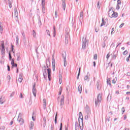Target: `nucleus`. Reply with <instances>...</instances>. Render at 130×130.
<instances>
[{"instance_id":"5fc2aeb1","label":"nucleus","mask_w":130,"mask_h":130,"mask_svg":"<svg viewBox=\"0 0 130 130\" xmlns=\"http://www.w3.org/2000/svg\"><path fill=\"white\" fill-rule=\"evenodd\" d=\"M7 68H8V71L10 72V66L9 65H8Z\"/></svg>"},{"instance_id":"4d7b16f0","label":"nucleus","mask_w":130,"mask_h":130,"mask_svg":"<svg viewBox=\"0 0 130 130\" xmlns=\"http://www.w3.org/2000/svg\"><path fill=\"white\" fill-rule=\"evenodd\" d=\"M126 94L127 95H128V94H130V92H129V91H127V92H126Z\"/></svg>"},{"instance_id":"a211bd4d","label":"nucleus","mask_w":130,"mask_h":130,"mask_svg":"<svg viewBox=\"0 0 130 130\" xmlns=\"http://www.w3.org/2000/svg\"><path fill=\"white\" fill-rule=\"evenodd\" d=\"M116 82H117V78L115 77L112 81V84H116Z\"/></svg>"},{"instance_id":"c03bdc74","label":"nucleus","mask_w":130,"mask_h":130,"mask_svg":"<svg viewBox=\"0 0 130 130\" xmlns=\"http://www.w3.org/2000/svg\"><path fill=\"white\" fill-rule=\"evenodd\" d=\"M119 9H120L119 5L117 4L116 9L117 10H119Z\"/></svg>"},{"instance_id":"09e8293b","label":"nucleus","mask_w":130,"mask_h":130,"mask_svg":"<svg viewBox=\"0 0 130 130\" xmlns=\"http://www.w3.org/2000/svg\"><path fill=\"white\" fill-rule=\"evenodd\" d=\"M47 73H46V72L44 74V77L45 78V77H47Z\"/></svg>"},{"instance_id":"680f3d73","label":"nucleus","mask_w":130,"mask_h":130,"mask_svg":"<svg viewBox=\"0 0 130 130\" xmlns=\"http://www.w3.org/2000/svg\"><path fill=\"white\" fill-rule=\"evenodd\" d=\"M124 120L126 119V115L124 116Z\"/></svg>"},{"instance_id":"8fccbe9b","label":"nucleus","mask_w":130,"mask_h":130,"mask_svg":"<svg viewBox=\"0 0 130 130\" xmlns=\"http://www.w3.org/2000/svg\"><path fill=\"white\" fill-rule=\"evenodd\" d=\"M7 78L8 79V80L10 81V80H11V76H8L7 77Z\"/></svg>"},{"instance_id":"864d4df0","label":"nucleus","mask_w":130,"mask_h":130,"mask_svg":"<svg viewBox=\"0 0 130 130\" xmlns=\"http://www.w3.org/2000/svg\"><path fill=\"white\" fill-rule=\"evenodd\" d=\"M113 31H114V28H113L112 29V31H111V34H112V33H113Z\"/></svg>"},{"instance_id":"1a4fd4ad","label":"nucleus","mask_w":130,"mask_h":130,"mask_svg":"<svg viewBox=\"0 0 130 130\" xmlns=\"http://www.w3.org/2000/svg\"><path fill=\"white\" fill-rule=\"evenodd\" d=\"M36 86V84L35 83L33 85V88H32V93L35 97H36V88L35 87Z\"/></svg>"},{"instance_id":"6e6552de","label":"nucleus","mask_w":130,"mask_h":130,"mask_svg":"<svg viewBox=\"0 0 130 130\" xmlns=\"http://www.w3.org/2000/svg\"><path fill=\"white\" fill-rule=\"evenodd\" d=\"M5 101H7V100L6 99V98L4 96H1L0 99V103L1 104H4Z\"/></svg>"},{"instance_id":"2eb2a0df","label":"nucleus","mask_w":130,"mask_h":130,"mask_svg":"<svg viewBox=\"0 0 130 130\" xmlns=\"http://www.w3.org/2000/svg\"><path fill=\"white\" fill-rule=\"evenodd\" d=\"M24 119L21 118L19 120V123H20V125H22V124H24Z\"/></svg>"},{"instance_id":"79ce46f5","label":"nucleus","mask_w":130,"mask_h":130,"mask_svg":"<svg viewBox=\"0 0 130 130\" xmlns=\"http://www.w3.org/2000/svg\"><path fill=\"white\" fill-rule=\"evenodd\" d=\"M9 59L10 60H11V59H12V55H11V53H9Z\"/></svg>"},{"instance_id":"603ef678","label":"nucleus","mask_w":130,"mask_h":130,"mask_svg":"<svg viewBox=\"0 0 130 130\" xmlns=\"http://www.w3.org/2000/svg\"><path fill=\"white\" fill-rule=\"evenodd\" d=\"M20 98H23V94L22 93H20Z\"/></svg>"},{"instance_id":"2f4dec72","label":"nucleus","mask_w":130,"mask_h":130,"mask_svg":"<svg viewBox=\"0 0 130 130\" xmlns=\"http://www.w3.org/2000/svg\"><path fill=\"white\" fill-rule=\"evenodd\" d=\"M121 111L122 112V114H123V113H124V111H125V110L124 109V107L122 108Z\"/></svg>"},{"instance_id":"ddd939ff","label":"nucleus","mask_w":130,"mask_h":130,"mask_svg":"<svg viewBox=\"0 0 130 130\" xmlns=\"http://www.w3.org/2000/svg\"><path fill=\"white\" fill-rule=\"evenodd\" d=\"M23 81V78H22V76H19L17 80V83H22V81Z\"/></svg>"},{"instance_id":"b1692460","label":"nucleus","mask_w":130,"mask_h":130,"mask_svg":"<svg viewBox=\"0 0 130 130\" xmlns=\"http://www.w3.org/2000/svg\"><path fill=\"white\" fill-rule=\"evenodd\" d=\"M3 25H2V22H0V31L3 32Z\"/></svg>"},{"instance_id":"9d476101","label":"nucleus","mask_w":130,"mask_h":130,"mask_svg":"<svg viewBox=\"0 0 130 130\" xmlns=\"http://www.w3.org/2000/svg\"><path fill=\"white\" fill-rule=\"evenodd\" d=\"M11 64L13 67H14L15 68H17V67H18V65L17 64V63H15V60L14 59H12L11 60Z\"/></svg>"},{"instance_id":"a19ab883","label":"nucleus","mask_w":130,"mask_h":130,"mask_svg":"<svg viewBox=\"0 0 130 130\" xmlns=\"http://www.w3.org/2000/svg\"><path fill=\"white\" fill-rule=\"evenodd\" d=\"M109 57H110V54H109V53H108L107 55L106 58H107V59H108V58H109Z\"/></svg>"},{"instance_id":"de8ad7c7","label":"nucleus","mask_w":130,"mask_h":130,"mask_svg":"<svg viewBox=\"0 0 130 130\" xmlns=\"http://www.w3.org/2000/svg\"><path fill=\"white\" fill-rule=\"evenodd\" d=\"M109 64H110L111 68H112V63L109 62V63H108V66H109Z\"/></svg>"},{"instance_id":"f704fd0d","label":"nucleus","mask_w":130,"mask_h":130,"mask_svg":"<svg viewBox=\"0 0 130 130\" xmlns=\"http://www.w3.org/2000/svg\"><path fill=\"white\" fill-rule=\"evenodd\" d=\"M97 8L100 9V3L99 2L97 5Z\"/></svg>"},{"instance_id":"4468645a","label":"nucleus","mask_w":130,"mask_h":130,"mask_svg":"<svg viewBox=\"0 0 130 130\" xmlns=\"http://www.w3.org/2000/svg\"><path fill=\"white\" fill-rule=\"evenodd\" d=\"M59 83L60 84H61V83H62V76H61V75H59Z\"/></svg>"},{"instance_id":"423d86ee","label":"nucleus","mask_w":130,"mask_h":130,"mask_svg":"<svg viewBox=\"0 0 130 130\" xmlns=\"http://www.w3.org/2000/svg\"><path fill=\"white\" fill-rule=\"evenodd\" d=\"M47 73H48V78L49 79V81H50L51 79V69H47Z\"/></svg>"},{"instance_id":"f8f14e48","label":"nucleus","mask_w":130,"mask_h":130,"mask_svg":"<svg viewBox=\"0 0 130 130\" xmlns=\"http://www.w3.org/2000/svg\"><path fill=\"white\" fill-rule=\"evenodd\" d=\"M33 127H34V122H30L29 123V128L30 129H33Z\"/></svg>"},{"instance_id":"774afa93","label":"nucleus","mask_w":130,"mask_h":130,"mask_svg":"<svg viewBox=\"0 0 130 130\" xmlns=\"http://www.w3.org/2000/svg\"><path fill=\"white\" fill-rule=\"evenodd\" d=\"M69 89H70V87L68 86L67 88V91H68V90H69Z\"/></svg>"},{"instance_id":"052dcab7","label":"nucleus","mask_w":130,"mask_h":130,"mask_svg":"<svg viewBox=\"0 0 130 130\" xmlns=\"http://www.w3.org/2000/svg\"><path fill=\"white\" fill-rule=\"evenodd\" d=\"M80 16L81 17H83V12L80 13Z\"/></svg>"},{"instance_id":"49530a36","label":"nucleus","mask_w":130,"mask_h":130,"mask_svg":"<svg viewBox=\"0 0 130 130\" xmlns=\"http://www.w3.org/2000/svg\"><path fill=\"white\" fill-rule=\"evenodd\" d=\"M14 95H15V92H13V93L10 95V97H13V96H14Z\"/></svg>"},{"instance_id":"13d9d810","label":"nucleus","mask_w":130,"mask_h":130,"mask_svg":"<svg viewBox=\"0 0 130 130\" xmlns=\"http://www.w3.org/2000/svg\"><path fill=\"white\" fill-rule=\"evenodd\" d=\"M96 62L95 61L93 62V67H95Z\"/></svg>"},{"instance_id":"aec40b11","label":"nucleus","mask_w":130,"mask_h":130,"mask_svg":"<svg viewBox=\"0 0 130 130\" xmlns=\"http://www.w3.org/2000/svg\"><path fill=\"white\" fill-rule=\"evenodd\" d=\"M61 92H62V87L60 86L59 89V94L61 95Z\"/></svg>"},{"instance_id":"e2e57ef3","label":"nucleus","mask_w":130,"mask_h":130,"mask_svg":"<svg viewBox=\"0 0 130 130\" xmlns=\"http://www.w3.org/2000/svg\"><path fill=\"white\" fill-rule=\"evenodd\" d=\"M32 120H34V121H35V118H34V116L32 117Z\"/></svg>"},{"instance_id":"473e14b6","label":"nucleus","mask_w":130,"mask_h":130,"mask_svg":"<svg viewBox=\"0 0 130 130\" xmlns=\"http://www.w3.org/2000/svg\"><path fill=\"white\" fill-rule=\"evenodd\" d=\"M57 118V113H56V116L55 117V123H56Z\"/></svg>"},{"instance_id":"e433bc0d","label":"nucleus","mask_w":130,"mask_h":130,"mask_svg":"<svg viewBox=\"0 0 130 130\" xmlns=\"http://www.w3.org/2000/svg\"><path fill=\"white\" fill-rule=\"evenodd\" d=\"M64 66L67 67V60L66 59L64 60Z\"/></svg>"},{"instance_id":"cd10ccee","label":"nucleus","mask_w":130,"mask_h":130,"mask_svg":"<svg viewBox=\"0 0 130 130\" xmlns=\"http://www.w3.org/2000/svg\"><path fill=\"white\" fill-rule=\"evenodd\" d=\"M32 35L34 37H36V32L34 30L32 31Z\"/></svg>"},{"instance_id":"0eeeda50","label":"nucleus","mask_w":130,"mask_h":130,"mask_svg":"<svg viewBox=\"0 0 130 130\" xmlns=\"http://www.w3.org/2000/svg\"><path fill=\"white\" fill-rule=\"evenodd\" d=\"M18 10H17V8H15L14 9V13H13V17H14V18H18Z\"/></svg>"},{"instance_id":"ea45409f","label":"nucleus","mask_w":130,"mask_h":130,"mask_svg":"<svg viewBox=\"0 0 130 130\" xmlns=\"http://www.w3.org/2000/svg\"><path fill=\"white\" fill-rule=\"evenodd\" d=\"M121 4V1L120 0L117 1V5H120Z\"/></svg>"},{"instance_id":"4c0bfd02","label":"nucleus","mask_w":130,"mask_h":130,"mask_svg":"<svg viewBox=\"0 0 130 130\" xmlns=\"http://www.w3.org/2000/svg\"><path fill=\"white\" fill-rule=\"evenodd\" d=\"M59 130H62V123H60Z\"/></svg>"},{"instance_id":"c9c22d12","label":"nucleus","mask_w":130,"mask_h":130,"mask_svg":"<svg viewBox=\"0 0 130 130\" xmlns=\"http://www.w3.org/2000/svg\"><path fill=\"white\" fill-rule=\"evenodd\" d=\"M53 71L54 72L55 71V65H52Z\"/></svg>"},{"instance_id":"3c124183","label":"nucleus","mask_w":130,"mask_h":130,"mask_svg":"<svg viewBox=\"0 0 130 130\" xmlns=\"http://www.w3.org/2000/svg\"><path fill=\"white\" fill-rule=\"evenodd\" d=\"M14 123V122L13 121H11L10 122V125H13V123Z\"/></svg>"},{"instance_id":"338daca9","label":"nucleus","mask_w":130,"mask_h":130,"mask_svg":"<svg viewBox=\"0 0 130 130\" xmlns=\"http://www.w3.org/2000/svg\"><path fill=\"white\" fill-rule=\"evenodd\" d=\"M126 88L127 89H129V85H127Z\"/></svg>"},{"instance_id":"6e6d98bb","label":"nucleus","mask_w":130,"mask_h":130,"mask_svg":"<svg viewBox=\"0 0 130 130\" xmlns=\"http://www.w3.org/2000/svg\"><path fill=\"white\" fill-rule=\"evenodd\" d=\"M116 94H119V91L117 90L115 92Z\"/></svg>"},{"instance_id":"20e7f679","label":"nucleus","mask_w":130,"mask_h":130,"mask_svg":"<svg viewBox=\"0 0 130 130\" xmlns=\"http://www.w3.org/2000/svg\"><path fill=\"white\" fill-rule=\"evenodd\" d=\"M1 47V53L2 55H5L6 50L5 49V45L4 43V41H2Z\"/></svg>"},{"instance_id":"58836bf2","label":"nucleus","mask_w":130,"mask_h":130,"mask_svg":"<svg viewBox=\"0 0 130 130\" xmlns=\"http://www.w3.org/2000/svg\"><path fill=\"white\" fill-rule=\"evenodd\" d=\"M124 25V23H122L119 25V28H122L123 26Z\"/></svg>"},{"instance_id":"6ab92c4d","label":"nucleus","mask_w":130,"mask_h":130,"mask_svg":"<svg viewBox=\"0 0 130 130\" xmlns=\"http://www.w3.org/2000/svg\"><path fill=\"white\" fill-rule=\"evenodd\" d=\"M78 91L80 94L82 93V85H79L78 86Z\"/></svg>"},{"instance_id":"5701e85b","label":"nucleus","mask_w":130,"mask_h":130,"mask_svg":"<svg viewBox=\"0 0 130 130\" xmlns=\"http://www.w3.org/2000/svg\"><path fill=\"white\" fill-rule=\"evenodd\" d=\"M42 7L45 6V0H42Z\"/></svg>"},{"instance_id":"bf43d9fd","label":"nucleus","mask_w":130,"mask_h":130,"mask_svg":"<svg viewBox=\"0 0 130 130\" xmlns=\"http://www.w3.org/2000/svg\"><path fill=\"white\" fill-rule=\"evenodd\" d=\"M126 60H127V61H129V57H127V58H126Z\"/></svg>"},{"instance_id":"a878e982","label":"nucleus","mask_w":130,"mask_h":130,"mask_svg":"<svg viewBox=\"0 0 130 130\" xmlns=\"http://www.w3.org/2000/svg\"><path fill=\"white\" fill-rule=\"evenodd\" d=\"M98 57V55H97V54H95L94 56H93V59L96 60L97 59Z\"/></svg>"},{"instance_id":"f03ea898","label":"nucleus","mask_w":130,"mask_h":130,"mask_svg":"<svg viewBox=\"0 0 130 130\" xmlns=\"http://www.w3.org/2000/svg\"><path fill=\"white\" fill-rule=\"evenodd\" d=\"M101 101H102V94L99 93L98 95L97 100L95 101V104L96 107H99L100 103H101Z\"/></svg>"},{"instance_id":"f3484780","label":"nucleus","mask_w":130,"mask_h":130,"mask_svg":"<svg viewBox=\"0 0 130 130\" xmlns=\"http://www.w3.org/2000/svg\"><path fill=\"white\" fill-rule=\"evenodd\" d=\"M64 97L62 96V98L60 100V103L61 105H63V103H64Z\"/></svg>"},{"instance_id":"39448f33","label":"nucleus","mask_w":130,"mask_h":130,"mask_svg":"<svg viewBox=\"0 0 130 130\" xmlns=\"http://www.w3.org/2000/svg\"><path fill=\"white\" fill-rule=\"evenodd\" d=\"M102 23L101 24V27H102V26H104L106 23L108 24V19H106L104 20V18H102Z\"/></svg>"},{"instance_id":"dca6fc26","label":"nucleus","mask_w":130,"mask_h":130,"mask_svg":"<svg viewBox=\"0 0 130 130\" xmlns=\"http://www.w3.org/2000/svg\"><path fill=\"white\" fill-rule=\"evenodd\" d=\"M107 83L108 85H109L111 87V82L110 81V78H108L107 79Z\"/></svg>"},{"instance_id":"a18cd8bd","label":"nucleus","mask_w":130,"mask_h":130,"mask_svg":"<svg viewBox=\"0 0 130 130\" xmlns=\"http://www.w3.org/2000/svg\"><path fill=\"white\" fill-rule=\"evenodd\" d=\"M55 18H57V11H55Z\"/></svg>"},{"instance_id":"393cba45","label":"nucleus","mask_w":130,"mask_h":130,"mask_svg":"<svg viewBox=\"0 0 130 130\" xmlns=\"http://www.w3.org/2000/svg\"><path fill=\"white\" fill-rule=\"evenodd\" d=\"M52 66H55V59H54V58H52Z\"/></svg>"},{"instance_id":"4be33fe9","label":"nucleus","mask_w":130,"mask_h":130,"mask_svg":"<svg viewBox=\"0 0 130 130\" xmlns=\"http://www.w3.org/2000/svg\"><path fill=\"white\" fill-rule=\"evenodd\" d=\"M62 8L63 9L64 11L66 10V3L63 2L62 3Z\"/></svg>"},{"instance_id":"bb28decb","label":"nucleus","mask_w":130,"mask_h":130,"mask_svg":"<svg viewBox=\"0 0 130 130\" xmlns=\"http://www.w3.org/2000/svg\"><path fill=\"white\" fill-rule=\"evenodd\" d=\"M43 103L44 106H46V100L45 99H43Z\"/></svg>"},{"instance_id":"9b49d317","label":"nucleus","mask_w":130,"mask_h":130,"mask_svg":"<svg viewBox=\"0 0 130 130\" xmlns=\"http://www.w3.org/2000/svg\"><path fill=\"white\" fill-rule=\"evenodd\" d=\"M88 43L87 41L83 42L82 48H86V46H88Z\"/></svg>"},{"instance_id":"37998d69","label":"nucleus","mask_w":130,"mask_h":130,"mask_svg":"<svg viewBox=\"0 0 130 130\" xmlns=\"http://www.w3.org/2000/svg\"><path fill=\"white\" fill-rule=\"evenodd\" d=\"M46 32H47V33L48 35H49V36H50V34L49 33V30H48V29H47V30H46Z\"/></svg>"},{"instance_id":"0e129e2a","label":"nucleus","mask_w":130,"mask_h":130,"mask_svg":"<svg viewBox=\"0 0 130 130\" xmlns=\"http://www.w3.org/2000/svg\"><path fill=\"white\" fill-rule=\"evenodd\" d=\"M53 30H54V33H55V27H53Z\"/></svg>"},{"instance_id":"69168bd1","label":"nucleus","mask_w":130,"mask_h":130,"mask_svg":"<svg viewBox=\"0 0 130 130\" xmlns=\"http://www.w3.org/2000/svg\"><path fill=\"white\" fill-rule=\"evenodd\" d=\"M98 31H99V28H98V29H95V32H98Z\"/></svg>"},{"instance_id":"c85d7f7f","label":"nucleus","mask_w":130,"mask_h":130,"mask_svg":"<svg viewBox=\"0 0 130 130\" xmlns=\"http://www.w3.org/2000/svg\"><path fill=\"white\" fill-rule=\"evenodd\" d=\"M42 10L44 13H45V7L44 6H42Z\"/></svg>"},{"instance_id":"7ed1b4c3","label":"nucleus","mask_w":130,"mask_h":130,"mask_svg":"<svg viewBox=\"0 0 130 130\" xmlns=\"http://www.w3.org/2000/svg\"><path fill=\"white\" fill-rule=\"evenodd\" d=\"M118 14L116 12H114L113 10H110L109 11V17L110 18H117Z\"/></svg>"},{"instance_id":"f257e3e1","label":"nucleus","mask_w":130,"mask_h":130,"mask_svg":"<svg viewBox=\"0 0 130 130\" xmlns=\"http://www.w3.org/2000/svg\"><path fill=\"white\" fill-rule=\"evenodd\" d=\"M79 122V125L80 127L81 130L84 129V124H83V114H82V112H80L79 113V117L78 119Z\"/></svg>"},{"instance_id":"c756f323","label":"nucleus","mask_w":130,"mask_h":130,"mask_svg":"<svg viewBox=\"0 0 130 130\" xmlns=\"http://www.w3.org/2000/svg\"><path fill=\"white\" fill-rule=\"evenodd\" d=\"M84 80L85 81H89V77H88V76H86L84 77Z\"/></svg>"},{"instance_id":"72a5a7b5","label":"nucleus","mask_w":130,"mask_h":130,"mask_svg":"<svg viewBox=\"0 0 130 130\" xmlns=\"http://www.w3.org/2000/svg\"><path fill=\"white\" fill-rule=\"evenodd\" d=\"M80 72H81V68H80L79 69V73H78L77 79H79V76H80Z\"/></svg>"},{"instance_id":"412c9836","label":"nucleus","mask_w":130,"mask_h":130,"mask_svg":"<svg viewBox=\"0 0 130 130\" xmlns=\"http://www.w3.org/2000/svg\"><path fill=\"white\" fill-rule=\"evenodd\" d=\"M17 61H20V60H21V56L20 55H17Z\"/></svg>"},{"instance_id":"7c9ffc66","label":"nucleus","mask_w":130,"mask_h":130,"mask_svg":"<svg viewBox=\"0 0 130 130\" xmlns=\"http://www.w3.org/2000/svg\"><path fill=\"white\" fill-rule=\"evenodd\" d=\"M127 53H128L127 50H125L124 51L123 54V55H126Z\"/></svg>"}]
</instances>
